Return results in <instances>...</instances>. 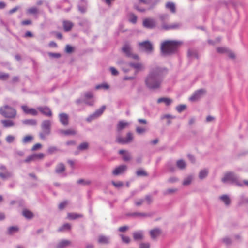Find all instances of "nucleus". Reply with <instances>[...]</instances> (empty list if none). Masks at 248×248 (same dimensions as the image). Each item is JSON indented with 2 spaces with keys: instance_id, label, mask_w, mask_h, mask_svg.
Listing matches in <instances>:
<instances>
[{
  "instance_id": "f257e3e1",
  "label": "nucleus",
  "mask_w": 248,
  "mask_h": 248,
  "mask_svg": "<svg viewBox=\"0 0 248 248\" xmlns=\"http://www.w3.org/2000/svg\"><path fill=\"white\" fill-rule=\"evenodd\" d=\"M162 75L161 70L157 68L150 72L145 79V84L150 89L159 88L162 81Z\"/></svg>"
},
{
  "instance_id": "f03ea898",
  "label": "nucleus",
  "mask_w": 248,
  "mask_h": 248,
  "mask_svg": "<svg viewBox=\"0 0 248 248\" xmlns=\"http://www.w3.org/2000/svg\"><path fill=\"white\" fill-rule=\"evenodd\" d=\"M180 43L174 41H166L162 43L161 51L163 55H169L174 53L177 49Z\"/></svg>"
},
{
  "instance_id": "7ed1b4c3",
  "label": "nucleus",
  "mask_w": 248,
  "mask_h": 248,
  "mask_svg": "<svg viewBox=\"0 0 248 248\" xmlns=\"http://www.w3.org/2000/svg\"><path fill=\"white\" fill-rule=\"evenodd\" d=\"M0 113L5 117L13 118L16 117V111L13 108L6 105L0 108Z\"/></svg>"
},
{
  "instance_id": "20e7f679",
  "label": "nucleus",
  "mask_w": 248,
  "mask_h": 248,
  "mask_svg": "<svg viewBox=\"0 0 248 248\" xmlns=\"http://www.w3.org/2000/svg\"><path fill=\"white\" fill-rule=\"evenodd\" d=\"M45 157L43 153H39L37 154H33L28 156L24 160L26 163H29L32 161H35L38 160H42Z\"/></svg>"
},
{
  "instance_id": "39448f33",
  "label": "nucleus",
  "mask_w": 248,
  "mask_h": 248,
  "mask_svg": "<svg viewBox=\"0 0 248 248\" xmlns=\"http://www.w3.org/2000/svg\"><path fill=\"white\" fill-rule=\"evenodd\" d=\"M139 46L140 48L147 52H151L153 50L152 43L149 41H145L139 43Z\"/></svg>"
},
{
  "instance_id": "423d86ee",
  "label": "nucleus",
  "mask_w": 248,
  "mask_h": 248,
  "mask_svg": "<svg viewBox=\"0 0 248 248\" xmlns=\"http://www.w3.org/2000/svg\"><path fill=\"white\" fill-rule=\"evenodd\" d=\"M133 138L132 134L131 133H128L126 138H123L119 136L116 138V141L120 144H124L131 142Z\"/></svg>"
},
{
  "instance_id": "0eeeda50",
  "label": "nucleus",
  "mask_w": 248,
  "mask_h": 248,
  "mask_svg": "<svg viewBox=\"0 0 248 248\" xmlns=\"http://www.w3.org/2000/svg\"><path fill=\"white\" fill-rule=\"evenodd\" d=\"M0 177L2 179H6L12 176L11 172L8 171L6 167L4 165L0 166Z\"/></svg>"
},
{
  "instance_id": "6e6552de",
  "label": "nucleus",
  "mask_w": 248,
  "mask_h": 248,
  "mask_svg": "<svg viewBox=\"0 0 248 248\" xmlns=\"http://www.w3.org/2000/svg\"><path fill=\"white\" fill-rule=\"evenodd\" d=\"M21 108L25 114H30L32 116H36L38 114V111L36 109L33 108L28 107L26 105H23Z\"/></svg>"
},
{
  "instance_id": "1a4fd4ad",
  "label": "nucleus",
  "mask_w": 248,
  "mask_h": 248,
  "mask_svg": "<svg viewBox=\"0 0 248 248\" xmlns=\"http://www.w3.org/2000/svg\"><path fill=\"white\" fill-rule=\"evenodd\" d=\"M143 25L147 28H153L156 26V22L153 19L146 18L143 21Z\"/></svg>"
},
{
  "instance_id": "9d476101",
  "label": "nucleus",
  "mask_w": 248,
  "mask_h": 248,
  "mask_svg": "<svg viewBox=\"0 0 248 248\" xmlns=\"http://www.w3.org/2000/svg\"><path fill=\"white\" fill-rule=\"evenodd\" d=\"M205 93L204 90H200L196 91L190 98L191 101H195L200 99Z\"/></svg>"
},
{
  "instance_id": "9b49d317",
  "label": "nucleus",
  "mask_w": 248,
  "mask_h": 248,
  "mask_svg": "<svg viewBox=\"0 0 248 248\" xmlns=\"http://www.w3.org/2000/svg\"><path fill=\"white\" fill-rule=\"evenodd\" d=\"M237 180L236 176L232 172L227 173L224 177L222 179V181L224 183L228 181L235 182Z\"/></svg>"
},
{
  "instance_id": "f8f14e48",
  "label": "nucleus",
  "mask_w": 248,
  "mask_h": 248,
  "mask_svg": "<svg viewBox=\"0 0 248 248\" xmlns=\"http://www.w3.org/2000/svg\"><path fill=\"white\" fill-rule=\"evenodd\" d=\"M129 65L131 67L135 70V75H136L139 72L144 69V66L140 63H130Z\"/></svg>"
},
{
  "instance_id": "ddd939ff",
  "label": "nucleus",
  "mask_w": 248,
  "mask_h": 248,
  "mask_svg": "<svg viewBox=\"0 0 248 248\" xmlns=\"http://www.w3.org/2000/svg\"><path fill=\"white\" fill-rule=\"evenodd\" d=\"M37 109L46 116L51 117L52 115L50 109L47 107H39L37 108Z\"/></svg>"
},
{
  "instance_id": "4468645a",
  "label": "nucleus",
  "mask_w": 248,
  "mask_h": 248,
  "mask_svg": "<svg viewBox=\"0 0 248 248\" xmlns=\"http://www.w3.org/2000/svg\"><path fill=\"white\" fill-rule=\"evenodd\" d=\"M59 119L61 123L63 125H67L69 123L68 115L64 113H60L59 114Z\"/></svg>"
},
{
  "instance_id": "2eb2a0df",
  "label": "nucleus",
  "mask_w": 248,
  "mask_h": 248,
  "mask_svg": "<svg viewBox=\"0 0 248 248\" xmlns=\"http://www.w3.org/2000/svg\"><path fill=\"white\" fill-rule=\"evenodd\" d=\"M127 169L126 165H121L116 168L113 171L112 173L114 175H118L124 172Z\"/></svg>"
},
{
  "instance_id": "dca6fc26",
  "label": "nucleus",
  "mask_w": 248,
  "mask_h": 248,
  "mask_svg": "<svg viewBox=\"0 0 248 248\" xmlns=\"http://www.w3.org/2000/svg\"><path fill=\"white\" fill-rule=\"evenodd\" d=\"M122 50L127 56H130L131 55V48L129 43H126L124 44Z\"/></svg>"
},
{
  "instance_id": "f3484780",
  "label": "nucleus",
  "mask_w": 248,
  "mask_h": 248,
  "mask_svg": "<svg viewBox=\"0 0 248 248\" xmlns=\"http://www.w3.org/2000/svg\"><path fill=\"white\" fill-rule=\"evenodd\" d=\"M119 153L123 155V159L124 161H128L131 159L130 154L127 151L124 150H120Z\"/></svg>"
},
{
  "instance_id": "a211bd4d",
  "label": "nucleus",
  "mask_w": 248,
  "mask_h": 248,
  "mask_svg": "<svg viewBox=\"0 0 248 248\" xmlns=\"http://www.w3.org/2000/svg\"><path fill=\"white\" fill-rule=\"evenodd\" d=\"M82 217V215L75 213H69L67 214V218L69 220H75L78 218H81Z\"/></svg>"
},
{
  "instance_id": "6ab92c4d",
  "label": "nucleus",
  "mask_w": 248,
  "mask_h": 248,
  "mask_svg": "<svg viewBox=\"0 0 248 248\" xmlns=\"http://www.w3.org/2000/svg\"><path fill=\"white\" fill-rule=\"evenodd\" d=\"M73 23L69 21H64L63 22V27L65 31H68L72 28Z\"/></svg>"
},
{
  "instance_id": "aec40b11",
  "label": "nucleus",
  "mask_w": 248,
  "mask_h": 248,
  "mask_svg": "<svg viewBox=\"0 0 248 248\" xmlns=\"http://www.w3.org/2000/svg\"><path fill=\"white\" fill-rule=\"evenodd\" d=\"M65 170L64 165L62 163H59L55 168V171L57 173H61Z\"/></svg>"
},
{
  "instance_id": "412c9836",
  "label": "nucleus",
  "mask_w": 248,
  "mask_h": 248,
  "mask_svg": "<svg viewBox=\"0 0 248 248\" xmlns=\"http://www.w3.org/2000/svg\"><path fill=\"white\" fill-rule=\"evenodd\" d=\"M165 7L169 9L171 13H175L176 12L175 5L173 2H167L166 3Z\"/></svg>"
},
{
  "instance_id": "4be33fe9",
  "label": "nucleus",
  "mask_w": 248,
  "mask_h": 248,
  "mask_svg": "<svg viewBox=\"0 0 248 248\" xmlns=\"http://www.w3.org/2000/svg\"><path fill=\"white\" fill-rule=\"evenodd\" d=\"M157 102L158 103H164L167 106H169L172 102V100L169 98L161 97L158 98Z\"/></svg>"
},
{
  "instance_id": "5701e85b",
  "label": "nucleus",
  "mask_w": 248,
  "mask_h": 248,
  "mask_svg": "<svg viewBox=\"0 0 248 248\" xmlns=\"http://www.w3.org/2000/svg\"><path fill=\"white\" fill-rule=\"evenodd\" d=\"M70 244V242L68 240H62L56 246V248H64Z\"/></svg>"
},
{
  "instance_id": "b1692460",
  "label": "nucleus",
  "mask_w": 248,
  "mask_h": 248,
  "mask_svg": "<svg viewBox=\"0 0 248 248\" xmlns=\"http://www.w3.org/2000/svg\"><path fill=\"white\" fill-rule=\"evenodd\" d=\"M133 236L135 240H142L143 238V233L141 231L135 232H133Z\"/></svg>"
},
{
  "instance_id": "393cba45",
  "label": "nucleus",
  "mask_w": 248,
  "mask_h": 248,
  "mask_svg": "<svg viewBox=\"0 0 248 248\" xmlns=\"http://www.w3.org/2000/svg\"><path fill=\"white\" fill-rule=\"evenodd\" d=\"M22 215L27 219H31L33 217V214L32 212L27 209H24L22 211Z\"/></svg>"
},
{
  "instance_id": "a878e982",
  "label": "nucleus",
  "mask_w": 248,
  "mask_h": 248,
  "mask_svg": "<svg viewBox=\"0 0 248 248\" xmlns=\"http://www.w3.org/2000/svg\"><path fill=\"white\" fill-rule=\"evenodd\" d=\"M51 122L49 120H45L42 122V129L50 130Z\"/></svg>"
},
{
  "instance_id": "bb28decb",
  "label": "nucleus",
  "mask_w": 248,
  "mask_h": 248,
  "mask_svg": "<svg viewBox=\"0 0 248 248\" xmlns=\"http://www.w3.org/2000/svg\"><path fill=\"white\" fill-rule=\"evenodd\" d=\"M128 125V123L126 122L120 121L117 125V129L118 131H120Z\"/></svg>"
},
{
  "instance_id": "cd10ccee",
  "label": "nucleus",
  "mask_w": 248,
  "mask_h": 248,
  "mask_svg": "<svg viewBox=\"0 0 248 248\" xmlns=\"http://www.w3.org/2000/svg\"><path fill=\"white\" fill-rule=\"evenodd\" d=\"M180 24L179 23H174L169 25H164L162 26V28L166 30L174 29L179 28Z\"/></svg>"
},
{
  "instance_id": "c85d7f7f",
  "label": "nucleus",
  "mask_w": 248,
  "mask_h": 248,
  "mask_svg": "<svg viewBox=\"0 0 248 248\" xmlns=\"http://www.w3.org/2000/svg\"><path fill=\"white\" fill-rule=\"evenodd\" d=\"M1 123L5 127H12L15 124L14 122L13 121L9 120H2Z\"/></svg>"
},
{
  "instance_id": "c756f323",
  "label": "nucleus",
  "mask_w": 248,
  "mask_h": 248,
  "mask_svg": "<svg viewBox=\"0 0 248 248\" xmlns=\"http://www.w3.org/2000/svg\"><path fill=\"white\" fill-rule=\"evenodd\" d=\"M161 233V231L158 229L152 230L150 231V235L152 238H155Z\"/></svg>"
},
{
  "instance_id": "7c9ffc66",
  "label": "nucleus",
  "mask_w": 248,
  "mask_h": 248,
  "mask_svg": "<svg viewBox=\"0 0 248 248\" xmlns=\"http://www.w3.org/2000/svg\"><path fill=\"white\" fill-rule=\"evenodd\" d=\"M61 133L64 135H74L76 134V132L73 129H69L65 130H62Z\"/></svg>"
},
{
  "instance_id": "2f4dec72",
  "label": "nucleus",
  "mask_w": 248,
  "mask_h": 248,
  "mask_svg": "<svg viewBox=\"0 0 248 248\" xmlns=\"http://www.w3.org/2000/svg\"><path fill=\"white\" fill-rule=\"evenodd\" d=\"M50 133V130L42 129V132L39 134L40 138L42 140H45L46 136Z\"/></svg>"
},
{
  "instance_id": "473e14b6",
  "label": "nucleus",
  "mask_w": 248,
  "mask_h": 248,
  "mask_svg": "<svg viewBox=\"0 0 248 248\" xmlns=\"http://www.w3.org/2000/svg\"><path fill=\"white\" fill-rule=\"evenodd\" d=\"M98 242L100 244H108L109 242V239L107 237L101 235L98 238Z\"/></svg>"
},
{
  "instance_id": "72a5a7b5",
  "label": "nucleus",
  "mask_w": 248,
  "mask_h": 248,
  "mask_svg": "<svg viewBox=\"0 0 248 248\" xmlns=\"http://www.w3.org/2000/svg\"><path fill=\"white\" fill-rule=\"evenodd\" d=\"M106 108L105 106H102L100 108L96 110V111L94 113V115L96 117H98L100 116L104 112Z\"/></svg>"
},
{
  "instance_id": "f704fd0d",
  "label": "nucleus",
  "mask_w": 248,
  "mask_h": 248,
  "mask_svg": "<svg viewBox=\"0 0 248 248\" xmlns=\"http://www.w3.org/2000/svg\"><path fill=\"white\" fill-rule=\"evenodd\" d=\"M176 165L180 169H184L186 167V163L184 160H179L177 161Z\"/></svg>"
},
{
  "instance_id": "c9c22d12",
  "label": "nucleus",
  "mask_w": 248,
  "mask_h": 248,
  "mask_svg": "<svg viewBox=\"0 0 248 248\" xmlns=\"http://www.w3.org/2000/svg\"><path fill=\"white\" fill-rule=\"evenodd\" d=\"M88 147L89 144L87 142H83L78 146V149L80 151H83L87 149Z\"/></svg>"
},
{
  "instance_id": "e433bc0d",
  "label": "nucleus",
  "mask_w": 248,
  "mask_h": 248,
  "mask_svg": "<svg viewBox=\"0 0 248 248\" xmlns=\"http://www.w3.org/2000/svg\"><path fill=\"white\" fill-rule=\"evenodd\" d=\"M27 13L29 14H36L38 13V10L36 7H31L27 10Z\"/></svg>"
},
{
  "instance_id": "4c0bfd02",
  "label": "nucleus",
  "mask_w": 248,
  "mask_h": 248,
  "mask_svg": "<svg viewBox=\"0 0 248 248\" xmlns=\"http://www.w3.org/2000/svg\"><path fill=\"white\" fill-rule=\"evenodd\" d=\"M136 174L139 176H146L148 175L147 173L142 169H139L137 170Z\"/></svg>"
},
{
  "instance_id": "58836bf2",
  "label": "nucleus",
  "mask_w": 248,
  "mask_h": 248,
  "mask_svg": "<svg viewBox=\"0 0 248 248\" xmlns=\"http://www.w3.org/2000/svg\"><path fill=\"white\" fill-rule=\"evenodd\" d=\"M109 88V85L107 83H103L99 85H97L95 87V89L97 90L100 89H103L105 90H108Z\"/></svg>"
},
{
  "instance_id": "ea45409f",
  "label": "nucleus",
  "mask_w": 248,
  "mask_h": 248,
  "mask_svg": "<svg viewBox=\"0 0 248 248\" xmlns=\"http://www.w3.org/2000/svg\"><path fill=\"white\" fill-rule=\"evenodd\" d=\"M33 137L31 135H27L24 137L22 141L24 143H28L32 141Z\"/></svg>"
},
{
  "instance_id": "a19ab883",
  "label": "nucleus",
  "mask_w": 248,
  "mask_h": 248,
  "mask_svg": "<svg viewBox=\"0 0 248 248\" xmlns=\"http://www.w3.org/2000/svg\"><path fill=\"white\" fill-rule=\"evenodd\" d=\"M208 172L206 170H202L199 173V178L201 179L204 178L207 175Z\"/></svg>"
},
{
  "instance_id": "79ce46f5",
  "label": "nucleus",
  "mask_w": 248,
  "mask_h": 248,
  "mask_svg": "<svg viewBox=\"0 0 248 248\" xmlns=\"http://www.w3.org/2000/svg\"><path fill=\"white\" fill-rule=\"evenodd\" d=\"M24 123L27 125H35L36 124V121L34 120H26L24 121Z\"/></svg>"
},
{
  "instance_id": "37998d69",
  "label": "nucleus",
  "mask_w": 248,
  "mask_h": 248,
  "mask_svg": "<svg viewBox=\"0 0 248 248\" xmlns=\"http://www.w3.org/2000/svg\"><path fill=\"white\" fill-rule=\"evenodd\" d=\"M220 199L226 204L229 205L230 203V200L228 196L223 195L220 197Z\"/></svg>"
},
{
  "instance_id": "c03bdc74",
  "label": "nucleus",
  "mask_w": 248,
  "mask_h": 248,
  "mask_svg": "<svg viewBox=\"0 0 248 248\" xmlns=\"http://www.w3.org/2000/svg\"><path fill=\"white\" fill-rule=\"evenodd\" d=\"M58 149L55 146H51L49 147L47 149V152L49 154H52L57 151H58Z\"/></svg>"
},
{
  "instance_id": "a18cd8bd",
  "label": "nucleus",
  "mask_w": 248,
  "mask_h": 248,
  "mask_svg": "<svg viewBox=\"0 0 248 248\" xmlns=\"http://www.w3.org/2000/svg\"><path fill=\"white\" fill-rule=\"evenodd\" d=\"M18 230V228L16 226L10 227L8 229V233L9 234H12L13 232H17Z\"/></svg>"
},
{
  "instance_id": "49530a36",
  "label": "nucleus",
  "mask_w": 248,
  "mask_h": 248,
  "mask_svg": "<svg viewBox=\"0 0 248 248\" xmlns=\"http://www.w3.org/2000/svg\"><path fill=\"white\" fill-rule=\"evenodd\" d=\"M192 176H190L186 178L183 183V185L186 186L190 184L192 181Z\"/></svg>"
},
{
  "instance_id": "de8ad7c7",
  "label": "nucleus",
  "mask_w": 248,
  "mask_h": 248,
  "mask_svg": "<svg viewBox=\"0 0 248 248\" xmlns=\"http://www.w3.org/2000/svg\"><path fill=\"white\" fill-rule=\"evenodd\" d=\"M71 226L69 224L66 223L59 229V231H62L65 230H70Z\"/></svg>"
},
{
  "instance_id": "09e8293b",
  "label": "nucleus",
  "mask_w": 248,
  "mask_h": 248,
  "mask_svg": "<svg viewBox=\"0 0 248 248\" xmlns=\"http://www.w3.org/2000/svg\"><path fill=\"white\" fill-rule=\"evenodd\" d=\"M186 108V106L185 105H180L176 107V110L179 112H181L183 110H184Z\"/></svg>"
},
{
  "instance_id": "8fccbe9b",
  "label": "nucleus",
  "mask_w": 248,
  "mask_h": 248,
  "mask_svg": "<svg viewBox=\"0 0 248 248\" xmlns=\"http://www.w3.org/2000/svg\"><path fill=\"white\" fill-rule=\"evenodd\" d=\"M15 140V137L11 135H8L6 138V140L8 143H12Z\"/></svg>"
},
{
  "instance_id": "3c124183",
  "label": "nucleus",
  "mask_w": 248,
  "mask_h": 248,
  "mask_svg": "<svg viewBox=\"0 0 248 248\" xmlns=\"http://www.w3.org/2000/svg\"><path fill=\"white\" fill-rule=\"evenodd\" d=\"M42 145L41 144L36 143L32 146V147L31 148V151H36L38 149H41L42 148Z\"/></svg>"
},
{
  "instance_id": "603ef678",
  "label": "nucleus",
  "mask_w": 248,
  "mask_h": 248,
  "mask_svg": "<svg viewBox=\"0 0 248 248\" xmlns=\"http://www.w3.org/2000/svg\"><path fill=\"white\" fill-rule=\"evenodd\" d=\"M9 77V75L6 73H0V80H6Z\"/></svg>"
},
{
  "instance_id": "864d4df0",
  "label": "nucleus",
  "mask_w": 248,
  "mask_h": 248,
  "mask_svg": "<svg viewBox=\"0 0 248 248\" xmlns=\"http://www.w3.org/2000/svg\"><path fill=\"white\" fill-rule=\"evenodd\" d=\"M137 17L134 14H131L130 16L129 20L131 22L133 23H136L137 22Z\"/></svg>"
},
{
  "instance_id": "5fc2aeb1",
  "label": "nucleus",
  "mask_w": 248,
  "mask_h": 248,
  "mask_svg": "<svg viewBox=\"0 0 248 248\" xmlns=\"http://www.w3.org/2000/svg\"><path fill=\"white\" fill-rule=\"evenodd\" d=\"M68 204L67 201H63L60 203L59 205V208L60 210H62Z\"/></svg>"
},
{
  "instance_id": "6e6d98bb",
  "label": "nucleus",
  "mask_w": 248,
  "mask_h": 248,
  "mask_svg": "<svg viewBox=\"0 0 248 248\" xmlns=\"http://www.w3.org/2000/svg\"><path fill=\"white\" fill-rule=\"evenodd\" d=\"M121 236L124 242L128 244L130 242V239L129 237L124 236L123 235H121Z\"/></svg>"
},
{
  "instance_id": "4d7b16f0",
  "label": "nucleus",
  "mask_w": 248,
  "mask_h": 248,
  "mask_svg": "<svg viewBox=\"0 0 248 248\" xmlns=\"http://www.w3.org/2000/svg\"><path fill=\"white\" fill-rule=\"evenodd\" d=\"M217 52L220 53H224L227 52V49L225 47H217Z\"/></svg>"
},
{
  "instance_id": "13d9d810",
  "label": "nucleus",
  "mask_w": 248,
  "mask_h": 248,
  "mask_svg": "<svg viewBox=\"0 0 248 248\" xmlns=\"http://www.w3.org/2000/svg\"><path fill=\"white\" fill-rule=\"evenodd\" d=\"M113 185L116 187H120L123 186V183L122 182H112Z\"/></svg>"
},
{
  "instance_id": "bf43d9fd",
  "label": "nucleus",
  "mask_w": 248,
  "mask_h": 248,
  "mask_svg": "<svg viewBox=\"0 0 248 248\" xmlns=\"http://www.w3.org/2000/svg\"><path fill=\"white\" fill-rule=\"evenodd\" d=\"M145 129L140 127H137L136 128V131L138 134L143 133L145 131Z\"/></svg>"
},
{
  "instance_id": "052dcab7",
  "label": "nucleus",
  "mask_w": 248,
  "mask_h": 248,
  "mask_svg": "<svg viewBox=\"0 0 248 248\" xmlns=\"http://www.w3.org/2000/svg\"><path fill=\"white\" fill-rule=\"evenodd\" d=\"M78 183L79 184L89 185L90 182L89 181H85L83 179H80L78 181Z\"/></svg>"
},
{
  "instance_id": "680f3d73",
  "label": "nucleus",
  "mask_w": 248,
  "mask_h": 248,
  "mask_svg": "<svg viewBox=\"0 0 248 248\" xmlns=\"http://www.w3.org/2000/svg\"><path fill=\"white\" fill-rule=\"evenodd\" d=\"M73 50V47L70 45H66L65 47V51L67 53H71Z\"/></svg>"
},
{
  "instance_id": "e2e57ef3",
  "label": "nucleus",
  "mask_w": 248,
  "mask_h": 248,
  "mask_svg": "<svg viewBox=\"0 0 248 248\" xmlns=\"http://www.w3.org/2000/svg\"><path fill=\"white\" fill-rule=\"evenodd\" d=\"M110 70L112 75L116 76L118 74V71L114 67H111L110 68Z\"/></svg>"
},
{
  "instance_id": "0e129e2a",
  "label": "nucleus",
  "mask_w": 248,
  "mask_h": 248,
  "mask_svg": "<svg viewBox=\"0 0 248 248\" xmlns=\"http://www.w3.org/2000/svg\"><path fill=\"white\" fill-rule=\"evenodd\" d=\"M19 8V7L18 6H16L13 8H12V9L10 10L8 12V13L9 14H12L13 13H14L15 12H16L18 9Z\"/></svg>"
},
{
  "instance_id": "69168bd1",
  "label": "nucleus",
  "mask_w": 248,
  "mask_h": 248,
  "mask_svg": "<svg viewBox=\"0 0 248 248\" xmlns=\"http://www.w3.org/2000/svg\"><path fill=\"white\" fill-rule=\"evenodd\" d=\"M140 248H150V244L149 243H141Z\"/></svg>"
},
{
  "instance_id": "338daca9",
  "label": "nucleus",
  "mask_w": 248,
  "mask_h": 248,
  "mask_svg": "<svg viewBox=\"0 0 248 248\" xmlns=\"http://www.w3.org/2000/svg\"><path fill=\"white\" fill-rule=\"evenodd\" d=\"M48 55L52 57H55L58 58L60 57L61 55L59 53H49Z\"/></svg>"
},
{
  "instance_id": "774afa93",
  "label": "nucleus",
  "mask_w": 248,
  "mask_h": 248,
  "mask_svg": "<svg viewBox=\"0 0 248 248\" xmlns=\"http://www.w3.org/2000/svg\"><path fill=\"white\" fill-rule=\"evenodd\" d=\"M96 118V116L94 115V114L93 113L92 115H91L88 118H87L86 120L88 122H91V121H92L94 119Z\"/></svg>"
}]
</instances>
